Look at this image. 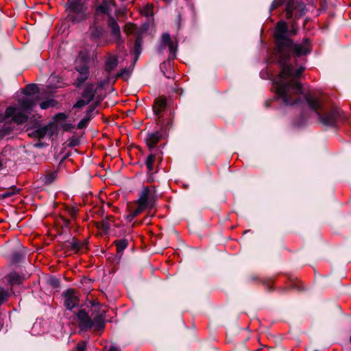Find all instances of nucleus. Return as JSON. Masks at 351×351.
I'll use <instances>...</instances> for the list:
<instances>
[{
    "label": "nucleus",
    "mask_w": 351,
    "mask_h": 351,
    "mask_svg": "<svg viewBox=\"0 0 351 351\" xmlns=\"http://www.w3.org/2000/svg\"><path fill=\"white\" fill-rule=\"evenodd\" d=\"M288 26L286 22H278L274 36L276 41V48L274 51L275 60L278 61L282 69L280 74L274 79V88L286 102H290L287 99V93H297L300 92V85L298 79L304 71V67L299 66L295 62L294 56L300 57L308 54L310 51L308 39H304L300 44H294L287 38Z\"/></svg>",
    "instance_id": "obj_1"
},
{
    "label": "nucleus",
    "mask_w": 351,
    "mask_h": 351,
    "mask_svg": "<svg viewBox=\"0 0 351 351\" xmlns=\"http://www.w3.org/2000/svg\"><path fill=\"white\" fill-rule=\"evenodd\" d=\"M298 84L300 85V92L297 93H287V99L290 102L284 101L280 94L276 93L278 99H280L283 104L289 106L300 105L305 101L308 107L316 113L322 123L325 125H335L339 118V111L337 109H332L329 112H326L325 106L320 99L315 97L310 92L304 93L302 84L299 81Z\"/></svg>",
    "instance_id": "obj_2"
},
{
    "label": "nucleus",
    "mask_w": 351,
    "mask_h": 351,
    "mask_svg": "<svg viewBox=\"0 0 351 351\" xmlns=\"http://www.w3.org/2000/svg\"><path fill=\"white\" fill-rule=\"evenodd\" d=\"M21 93L26 97L18 100L19 105L10 106L5 110V114L0 111V122L5 119H11L17 124L25 123L31 112L32 108L36 105L37 100H34L32 96L39 93L38 87L34 84L27 85Z\"/></svg>",
    "instance_id": "obj_3"
},
{
    "label": "nucleus",
    "mask_w": 351,
    "mask_h": 351,
    "mask_svg": "<svg viewBox=\"0 0 351 351\" xmlns=\"http://www.w3.org/2000/svg\"><path fill=\"white\" fill-rule=\"evenodd\" d=\"M92 307L88 312L80 309L77 313V321L82 330L100 331L104 328V310H101L98 304H93Z\"/></svg>",
    "instance_id": "obj_4"
},
{
    "label": "nucleus",
    "mask_w": 351,
    "mask_h": 351,
    "mask_svg": "<svg viewBox=\"0 0 351 351\" xmlns=\"http://www.w3.org/2000/svg\"><path fill=\"white\" fill-rule=\"evenodd\" d=\"M68 18L73 23H79L86 18V8L83 1H67L64 5Z\"/></svg>",
    "instance_id": "obj_5"
},
{
    "label": "nucleus",
    "mask_w": 351,
    "mask_h": 351,
    "mask_svg": "<svg viewBox=\"0 0 351 351\" xmlns=\"http://www.w3.org/2000/svg\"><path fill=\"white\" fill-rule=\"evenodd\" d=\"M138 196L136 202H140L147 208H152L156 199L155 187L143 186L139 192Z\"/></svg>",
    "instance_id": "obj_6"
},
{
    "label": "nucleus",
    "mask_w": 351,
    "mask_h": 351,
    "mask_svg": "<svg viewBox=\"0 0 351 351\" xmlns=\"http://www.w3.org/2000/svg\"><path fill=\"white\" fill-rule=\"evenodd\" d=\"M306 13L305 5L303 1H287L286 6V17L298 19Z\"/></svg>",
    "instance_id": "obj_7"
},
{
    "label": "nucleus",
    "mask_w": 351,
    "mask_h": 351,
    "mask_svg": "<svg viewBox=\"0 0 351 351\" xmlns=\"http://www.w3.org/2000/svg\"><path fill=\"white\" fill-rule=\"evenodd\" d=\"M90 39L97 47L106 46L110 43L104 35V30L98 27H90Z\"/></svg>",
    "instance_id": "obj_8"
},
{
    "label": "nucleus",
    "mask_w": 351,
    "mask_h": 351,
    "mask_svg": "<svg viewBox=\"0 0 351 351\" xmlns=\"http://www.w3.org/2000/svg\"><path fill=\"white\" fill-rule=\"evenodd\" d=\"M62 295L64 298V306L67 309L71 310L78 305L79 299L77 293L74 289L67 290Z\"/></svg>",
    "instance_id": "obj_9"
},
{
    "label": "nucleus",
    "mask_w": 351,
    "mask_h": 351,
    "mask_svg": "<svg viewBox=\"0 0 351 351\" xmlns=\"http://www.w3.org/2000/svg\"><path fill=\"white\" fill-rule=\"evenodd\" d=\"M108 25L111 29L112 35L114 38V40L119 48L123 47V40L121 37V31L117 22L112 17L108 20Z\"/></svg>",
    "instance_id": "obj_10"
},
{
    "label": "nucleus",
    "mask_w": 351,
    "mask_h": 351,
    "mask_svg": "<svg viewBox=\"0 0 351 351\" xmlns=\"http://www.w3.org/2000/svg\"><path fill=\"white\" fill-rule=\"evenodd\" d=\"M161 40L163 46H168L171 58L173 59L175 58L177 51V43L171 39L170 35L167 33L162 35Z\"/></svg>",
    "instance_id": "obj_11"
},
{
    "label": "nucleus",
    "mask_w": 351,
    "mask_h": 351,
    "mask_svg": "<svg viewBox=\"0 0 351 351\" xmlns=\"http://www.w3.org/2000/svg\"><path fill=\"white\" fill-rule=\"evenodd\" d=\"M95 110V106H90L88 108L85 117L77 124L78 129H84L86 128L90 119L94 117Z\"/></svg>",
    "instance_id": "obj_12"
},
{
    "label": "nucleus",
    "mask_w": 351,
    "mask_h": 351,
    "mask_svg": "<svg viewBox=\"0 0 351 351\" xmlns=\"http://www.w3.org/2000/svg\"><path fill=\"white\" fill-rule=\"evenodd\" d=\"M112 7H115L114 1H102V3L96 8L97 16L98 17L99 15L103 14H110V10H111Z\"/></svg>",
    "instance_id": "obj_13"
},
{
    "label": "nucleus",
    "mask_w": 351,
    "mask_h": 351,
    "mask_svg": "<svg viewBox=\"0 0 351 351\" xmlns=\"http://www.w3.org/2000/svg\"><path fill=\"white\" fill-rule=\"evenodd\" d=\"M96 90L97 88L95 84L88 83L85 86L82 97L90 102L95 97Z\"/></svg>",
    "instance_id": "obj_14"
},
{
    "label": "nucleus",
    "mask_w": 351,
    "mask_h": 351,
    "mask_svg": "<svg viewBox=\"0 0 351 351\" xmlns=\"http://www.w3.org/2000/svg\"><path fill=\"white\" fill-rule=\"evenodd\" d=\"M167 106V100L164 97H159L155 99L153 105V110L156 116H159L160 113L164 110Z\"/></svg>",
    "instance_id": "obj_15"
},
{
    "label": "nucleus",
    "mask_w": 351,
    "mask_h": 351,
    "mask_svg": "<svg viewBox=\"0 0 351 351\" xmlns=\"http://www.w3.org/2000/svg\"><path fill=\"white\" fill-rule=\"evenodd\" d=\"M161 136L162 134L159 132L149 134L146 138L147 146L149 148H154L161 138Z\"/></svg>",
    "instance_id": "obj_16"
},
{
    "label": "nucleus",
    "mask_w": 351,
    "mask_h": 351,
    "mask_svg": "<svg viewBox=\"0 0 351 351\" xmlns=\"http://www.w3.org/2000/svg\"><path fill=\"white\" fill-rule=\"evenodd\" d=\"M118 64L117 58L115 56H110L105 64V69L107 72L110 73Z\"/></svg>",
    "instance_id": "obj_17"
},
{
    "label": "nucleus",
    "mask_w": 351,
    "mask_h": 351,
    "mask_svg": "<svg viewBox=\"0 0 351 351\" xmlns=\"http://www.w3.org/2000/svg\"><path fill=\"white\" fill-rule=\"evenodd\" d=\"M8 280L12 286L15 285H20L23 282V278L17 273L12 272L8 276Z\"/></svg>",
    "instance_id": "obj_18"
},
{
    "label": "nucleus",
    "mask_w": 351,
    "mask_h": 351,
    "mask_svg": "<svg viewBox=\"0 0 351 351\" xmlns=\"http://www.w3.org/2000/svg\"><path fill=\"white\" fill-rule=\"evenodd\" d=\"M87 243L84 241H80L76 239H73L71 242V250H75V252H78L84 248H86Z\"/></svg>",
    "instance_id": "obj_19"
},
{
    "label": "nucleus",
    "mask_w": 351,
    "mask_h": 351,
    "mask_svg": "<svg viewBox=\"0 0 351 351\" xmlns=\"http://www.w3.org/2000/svg\"><path fill=\"white\" fill-rule=\"evenodd\" d=\"M141 45L142 39L139 37H137L134 43V48L132 51V53L136 56V59L138 58L141 53Z\"/></svg>",
    "instance_id": "obj_20"
},
{
    "label": "nucleus",
    "mask_w": 351,
    "mask_h": 351,
    "mask_svg": "<svg viewBox=\"0 0 351 351\" xmlns=\"http://www.w3.org/2000/svg\"><path fill=\"white\" fill-rule=\"evenodd\" d=\"M154 3H147L145 6L141 10V14L147 17L152 16L154 15Z\"/></svg>",
    "instance_id": "obj_21"
},
{
    "label": "nucleus",
    "mask_w": 351,
    "mask_h": 351,
    "mask_svg": "<svg viewBox=\"0 0 351 351\" xmlns=\"http://www.w3.org/2000/svg\"><path fill=\"white\" fill-rule=\"evenodd\" d=\"M118 253H121L128 246V241L125 239L117 240L114 242Z\"/></svg>",
    "instance_id": "obj_22"
},
{
    "label": "nucleus",
    "mask_w": 351,
    "mask_h": 351,
    "mask_svg": "<svg viewBox=\"0 0 351 351\" xmlns=\"http://www.w3.org/2000/svg\"><path fill=\"white\" fill-rule=\"evenodd\" d=\"M75 70L79 73V74L86 73V75H89V67L86 63H82L80 64L77 63Z\"/></svg>",
    "instance_id": "obj_23"
},
{
    "label": "nucleus",
    "mask_w": 351,
    "mask_h": 351,
    "mask_svg": "<svg viewBox=\"0 0 351 351\" xmlns=\"http://www.w3.org/2000/svg\"><path fill=\"white\" fill-rule=\"evenodd\" d=\"M156 156L154 154H149L146 160V166L149 173H151L154 169V163L155 162Z\"/></svg>",
    "instance_id": "obj_24"
},
{
    "label": "nucleus",
    "mask_w": 351,
    "mask_h": 351,
    "mask_svg": "<svg viewBox=\"0 0 351 351\" xmlns=\"http://www.w3.org/2000/svg\"><path fill=\"white\" fill-rule=\"evenodd\" d=\"M89 75L85 74H79L78 77L75 80L73 84L77 88L81 86L88 78Z\"/></svg>",
    "instance_id": "obj_25"
},
{
    "label": "nucleus",
    "mask_w": 351,
    "mask_h": 351,
    "mask_svg": "<svg viewBox=\"0 0 351 351\" xmlns=\"http://www.w3.org/2000/svg\"><path fill=\"white\" fill-rule=\"evenodd\" d=\"M124 32L128 34H136L137 27L133 23H128L125 25Z\"/></svg>",
    "instance_id": "obj_26"
},
{
    "label": "nucleus",
    "mask_w": 351,
    "mask_h": 351,
    "mask_svg": "<svg viewBox=\"0 0 351 351\" xmlns=\"http://www.w3.org/2000/svg\"><path fill=\"white\" fill-rule=\"evenodd\" d=\"M88 60H89L88 53L85 50L80 51L79 55L77 56V61L81 62L82 63L88 64Z\"/></svg>",
    "instance_id": "obj_27"
},
{
    "label": "nucleus",
    "mask_w": 351,
    "mask_h": 351,
    "mask_svg": "<svg viewBox=\"0 0 351 351\" xmlns=\"http://www.w3.org/2000/svg\"><path fill=\"white\" fill-rule=\"evenodd\" d=\"M50 127L49 125H45L37 128V134L38 135V139L43 138L48 133Z\"/></svg>",
    "instance_id": "obj_28"
},
{
    "label": "nucleus",
    "mask_w": 351,
    "mask_h": 351,
    "mask_svg": "<svg viewBox=\"0 0 351 351\" xmlns=\"http://www.w3.org/2000/svg\"><path fill=\"white\" fill-rule=\"evenodd\" d=\"M57 172H51L48 174H47L44 178V182L47 184H51L57 178Z\"/></svg>",
    "instance_id": "obj_29"
},
{
    "label": "nucleus",
    "mask_w": 351,
    "mask_h": 351,
    "mask_svg": "<svg viewBox=\"0 0 351 351\" xmlns=\"http://www.w3.org/2000/svg\"><path fill=\"white\" fill-rule=\"evenodd\" d=\"M56 104V101L53 99H49L45 101H43L40 104V108L45 110L50 107L54 106Z\"/></svg>",
    "instance_id": "obj_30"
},
{
    "label": "nucleus",
    "mask_w": 351,
    "mask_h": 351,
    "mask_svg": "<svg viewBox=\"0 0 351 351\" xmlns=\"http://www.w3.org/2000/svg\"><path fill=\"white\" fill-rule=\"evenodd\" d=\"M137 208L132 210L131 213L135 217H137L139 214L143 212L145 209L148 208L147 206L141 204L140 202H136Z\"/></svg>",
    "instance_id": "obj_31"
},
{
    "label": "nucleus",
    "mask_w": 351,
    "mask_h": 351,
    "mask_svg": "<svg viewBox=\"0 0 351 351\" xmlns=\"http://www.w3.org/2000/svg\"><path fill=\"white\" fill-rule=\"evenodd\" d=\"M137 208L132 210L131 213L135 217H137L139 214L143 212L145 209L148 208L147 206L141 204L140 202H136Z\"/></svg>",
    "instance_id": "obj_32"
},
{
    "label": "nucleus",
    "mask_w": 351,
    "mask_h": 351,
    "mask_svg": "<svg viewBox=\"0 0 351 351\" xmlns=\"http://www.w3.org/2000/svg\"><path fill=\"white\" fill-rule=\"evenodd\" d=\"M9 297V293L4 288L0 287V304L7 300Z\"/></svg>",
    "instance_id": "obj_33"
},
{
    "label": "nucleus",
    "mask_w": 351,
    "mask_h": 351,
    "mask_svg": "<svg viewBox=\"0 0 351 351\" xmlns=\"http://www.w3.org/2000/svg\"><path fill=\"white\" fill-rule=\"evenodd\" d=\"M90 102L86 99L84 97H81L80 99L77 101V102L73 106L74 108H82L86 105H88Z\"/></svg>",
    "instance_id": "obj_34"
},
{
    "label": "nucleus",
    "mask_w": 351,
    "mask_h": 351,
    "mask_svg": "<svg viewBox=\"0 0 351 351\" xmlns=\"http://www.w3.org/2000/svg\"><path fill=\"white\" fill-rule=\"evenodd\" d=\"M77 351H86V343L85 341H80L76 346Z\"/></svg>",
    "instance_id": "obj_35"
},
{
    "label": "nucleus",
    "mask_w": 351,
    "mask_h": 351,
    "mask_svg": "<svg viewBox=\"0 0 351 351\" xmlns=\"http://www.w3.org/2000/svg\"><path fill=\"white\" fill-rule=\"evenodd\" d=\"M15 193H16V191H14V189H10L8 191H5V192L1 194V197L3 198H7V197L12 196Z\"/></svg>",
    "instance_id": "obj_36"
},
{
    "label": "nucleus",
    "mask_w": 351,
    "mask_h": 351,
    "mask_svg": "<svg viewBox=\"0 0 351 351\" xmlns=\"http://www.w3.org/2000/svg\"><path fill=\"white\" fill-rule=\"evenodd\" d=\"M129 73V71L128 69H123L121 70V71L120 72V73L118 75V76L119 77H125V75H128Z\"/></svg>",
    "instance_id": "obj_37"
},
{
    "label": "nucleus",
    "mask_w": 351,
    "mask_h": 351,
    "mask_svg": "<svg viewBox=\"0 0 351 351\" xmlns=\"http://www.w3.org/2000/svg\"><path fill=\"white\" fill-rule=\"evenodd\" d=\"M29 136L32 138H38V135L37 134V131L36 130L29 132Z\"/></svg>",
    "instance_id": "obj_38"
},
{
    "label": "nucleus",
    "mask_w": 351,
    "mask_h": 351,
    "mask_svg": "<svg viewBox=\"0 0 351 351\" xmlns=\"http://www.w3.org/2000/svg\"><path fill=\"white\" fill-rule=\"evenodd\" d=\"M135 218L134 216H133V215L132 214V213H130L129 215H128L126 217H125V219L127 220V221L128 222H131Z\"/></svg>",
    "instance_id": "obj_39"
},
{
    "label": "nucleus",
    "mask_w": 351,
    "mask_h": 351,
    "mask_svg": "<svg viewBox=\"0 0 351 351\" xmlns=\"http://www.w3.org/2000/svg\"><path fill=\"white\" fill-rule=\"evenodd\" d=\"M102 227L105 230H108L110 228V225H109V223L108 222L103 221L102 222Z\"/></svg>",
    "instance_id": "obj_40"
},
{
    "label": "nucleus",
    "mask_w": 351,
    "mask_h": 351,
    "mask_svg": "<svg viewBox=\"0 0 351 351\" xmlns=\"http://www.w3.org/2000/svg\"><path fill=\"white\" fill-rule=\"evenodd\" d=\"M108 351H121V350L117 347L111 346Z\"/></svg>",
    "instance_id": "obj_41"
},
{
    "label": "nucleus",
    "mask_w": 351,
    "mask_h": 351,
    "mask_svg": "<svg viewBox=\"0 0 351 351\" xmlns=\"http://www.w3.org/2000/svg\"><path fill=\"white\" fill-rule=\"evenodd\" d=\"M280 2H281V1H273V3H272V5H271V7H272L273 8H276L277 6H278V5H280Z\"/></svg>",
    "instance_id": "obj_42"
},
{
    "label": "nucleus",
    "mask_w": 351,
    "mask_h": 351,
    "mask_svg": "<svg viewBox=\"0 0 351 351\" xmlns=\"http://www.w3.org/2000/svg\"><path fill=\"white\" fill-rule=\"evenodd\" d=\"M291 33L292 34H295L296 33V29H295L294 24H293L292 26H291Z\"/></svg>",
    "instance_id": "obj_43"
},
{
    "label": "nucleus",
    "mask_w": 351,
    "mask_h": 351,
    "mask_svg": "<svg viewBox=\"0 0 351 351\" xmlns=\"http://www.w3.org/2000/svg\"><path fill=\"white\" fill-rule=\"evenodd\" d=\"M125 12H126L125 9H124L123 10H119V14L123 15V14H125Z\"/></svg>",
    "instance_id": "obj_44"
},
{
    "label": "nucleus",
    "mask_w": 351,
    "mask_h": 351,
    "mask_svg": "<svg viewBox=\"0 0 351 351\" xmlns=\"http://www.w3.org/2000/svg\"><path fill=\"white\" fill-rule=\"evenodd\" d=\"M7 133L4 132V130H0V136L2 137L5 136Z\"/></svg>",
    "instance_id": "obj_45"
},
{
    "label": "nucleus",
    "mask_w": 351,
    "mask_h": 351,
    "mask_svg": "<svg viewBox=\"0 0 351 351\" xmlns=\"http://www.w3.org/2000/svg\"><path fill=\"white\" fill-rule=\"evenodd\" d=\"M71 216H72V217H75V215H76V211H75V209H73V210H72V211H71Z\"/></svg>",
    "instance_id": "obj_46"
},
{
    "label": "nucleus",
    "mask_w": 351,
    "mask_h": 351,
    "mask_svg": "<svg viewBox=\"0 0 351 351\" xmlns=\"http://www.w3.org/2000/svg\"><path fill=\"white\" fill-rule=\"evenodd\" d=\"M56 77L55 76H51L50 77V80L52 81Z\"/></svg>",
    "instance_id": "obj_47"
},
{
    "label": "nucleus",
    "mask_w": 351,
    "mask_h": 351,
    "mask_svg": "<svg viewBox=\"0 0 351 351\" xmlns=\"http://www.w3.org/2000/svg\"><path fill=\"white\" fill-rule=\"evenodd\" d=\"M1 167H2V162H1V161L0 160V169L1 168Z\"/></svg>",
    "instance_id": "obj_48"
}]
</instances>
